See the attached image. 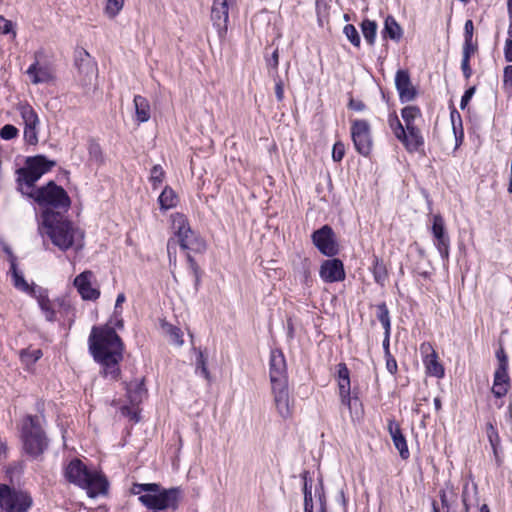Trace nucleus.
I'll list each match as a JSON object with an SVG mask.
<instances>
[{
    "label": "nucleus",
    "mask_w": 512,
    "mask_h": 512,
    "mask_svg": "<svg viewBox=\"0 0 512 512\" xmlns=\"http://www.w3.org/2000/svg\"><path fill=\"white\" fill-rule=\"evenodd\" d=\"M55 165V161L44 155L28 157L25 165L16 171L17 183L20 192L33 199L39 206L46 207V210L53 208L64 214L68 211L71 200L61 186L50 181L42 187L35 188V183Z\"/></svg>",
    "instance_id": "nucleus-1"
},
{
    "label": "nucleus",
    "mask_w": 512,
    "mask_h": 512,
    "mask_svg": "<svg viewBox=\"0 0 512 512\" xmlns=\"http://www.w3.org/2000/svg\"><path fill=\"white\" fill-rule=\"evenodd\" d=\"M88 344L91 355L101 366V374L113 381L119 380L125 346L114 327L109 324L93 326Z\"/></svg>",
    "instance_id": "nucleus-2"
},
{
    "label": "nucleus",
    "mask_w": 512,
    "mask_h": 512,
    "mask_svg": "<svg viewBox=\"0 0 512 512\" xmlns=\"http://www.w3.org/2000/svg\"><path fill=\"white\" fill-rule=\"evenodd\" d=\"M42 224L52 243L60 250L66 251L74 245L82 246L84 233L62 212L49 209L43 211Z\"/></svg>",
    "instance_id": "nucleus-3"
},
{
    "label": "nucleus",
    "mask_w": 512,
    "mask_h": 512,
    "mask_svg": "<svg viewBox=\"0 0 512 512\" xmlns=\"http://www.w3.org/2000/svg\"><path fill=\"white\" fill-rule=\"evenodd\" d=\"M133 495H139V502L152 511L178 509L181 490L178 487L163 488L158 483H134L130 489Z\"/></svg>",
    "instance_id": "nucleus-4"
},
{
    "label": "nucleus",
    "mask_w": 512,
    "mask_h": 512,
    "mask_svg": "<svg viewBox=\"0 0 512 512\" xmlns=\"http://www.w3.org/2000/svg\"><path fill=\"white\" fill-rule=\"evenodd\" d=\"M66 479L85 489L89 497L104 495L109 483L106 477L98 471H91L80 459H73L65 468Z\"/></svg>",
    "instance_id": "nucleus-5"
},
{
    "label": "nucleus",
    "mask_w": 512,
    "mask_h": 512,
    "mask_svg": "<svg viewBox=\"0 0 512 512\" xmlns=\"http://www.w3.org/2000/svg\"><path fill=\"white\" fill-rule=\"evenodd\" d=\"M21 439L24 451L37 458L48 448V438L37 416H26L22 421Z\"/></svg>",
    "instance_id": "nucleus-6"
},
{
    "label": "nucleus",
    "mask_w": 512,
    "mask_h": 512,
    "mask_svg": "<svg viewBox=\"0 0 512 512\" xmlns=\"http://www.w3.org/2000/svg\"><path fill=\"white\" fill-rule=\"evenodd\" d=\"M32 505V498L27 492L0 485V507L5 512H26Z\"/></svg>",
    "instance_id": "nucleus-7"
},
{
    "label": "nucleus",
    "mask_w": 512,
    "mask_h": 512,
    "mask_svg": "<svg viewBox=\"0 0 512 512\" xmlns=\"http://www.w3.org/2000/svg\"><path fill=\"white\" fill-rule=\"evenodd\" d=\"M351 138L356 151L363 155L369 156L373 140L371 136L370 124L366 120H354L351 124Z\"/></svg>",
    "instance_id": "nucleus-8"
},
{
    "label": "nucleus",
    "mask_w": 512,
    "mask_h": 512,
    "mask_svg": "<svg viewBox=\"0 0 512 512\" xmlns=\"http://www.w3.org/2000/svg\"><path fill=\"white\" fill-rule=\"evenodd\" d=\"M311 239L319 252L327 257H334L339 253V244L333 229L329 225H324L314 231Z\"/></svg>",
    "instance_id": "nucleus-9"
},
{
    "label": "nucleus",
    "mask_w": 512,
    "mask_h": 512,
    "mask_svg": "<svg viewBox=\"0 0 512 512\" xmlns=\"http://www.w3.org/2000/svg\"><path fill=\"white\" fill-rule=\"evenodd\" d=\"M271 390L278 415L284 420L291 418L294 403L290 396L288 383L272 384Z\"/></svg>",
    "instance_id": "nucleus-10"
},
{
    "label": "nucleus",
    "mask_w": 512,
    "mask_h": 512,
    "mask_svg": "<svg viewBox=\"0 0 512 512\" xmlns=\"http://www.w3.org/2000/svg\"><path fill=\"white\" fill-rule=\"evenodd\" d=\"M17 111L19 112L24 124V139L30 145H36L38 143V130L39 118L35 110L28 103H19L17 105Z\"/></svg>",
    "instance_id": "nucleus-11"
},
{
    "label": "nucleus",
    "mask_w": 512,
    "mask_h": 512,
    "mask_svg": "<svg viewBox=\"0 0 512 512\" xmlns=\"http://www.w3.org/2000/svg\"><path fill=\"white\" fill-rule=\"evenodd\" d=\"M179 244L183 250L199 251L204 248L202 240L198 239L195 233L189 228V232L183 233L177 237V240L170 238L167 243V252L170 262L175 261V249L176 245Z\"/></svg>",
    "instance_id": "nucleus-12"
},
{
    "label": "nucleus",
    "mask_w": 512,
    "mask_h": 512,
    "mask_svg": "<svg viewBox=\"0 0 512 512\" xmlns=\"http://www.w3.org/2000/svg\"><path fill=\"white\" fill-rule=\"evenodd\" d=\"M233 3L234 0H213L211 20L220 38H223L227 32L229 5Z\"/></svg>",
    "instance_id": "nucleus-13"
},
{
    "label": "nucleus",
    "mask_w": 512,
    "mask_h": 512,
    "mask_svg": "<svg viewBox=\"0 0 512 512\" xmlns=\"http://www.w3.org/2000/svg\"><path fill=\"white\" fill-rule=\"evenodd\" d=\"M432 234L434 237V244L440 253L443 260H448L450 239L445 229L444 220L441 215L433 216Z\"/></svg>",
    "instance_id": "nucleus-14"
},
{
    "label": "nucleus",
    "mask_w": 512,
    "mask_h": 512,
    "mask_svg": "<svg viewBox=\"0 0 512 512\" xmlns=\"http://www.w3.org/2000/svg\"><path fill=\"white\" fill-rule=\"evenodd\" d=\"M319 275L326 283L343 281L346 277L343 262L338 258L323 261L320 266Z\"/></svg>",
    "instance_id": "nucleus-15"
},
{
    "label": "nucleus",
    "mask_w": 512,
    "mask_h": 512,
    "mask_svg": "<svg viewBox=\"0 0 512 512\" xmlns=\"http://www.w3.org/2000/svg\"><path fill=\"white\" fill-rule=\"evenodd\" d=\"M270 382L271 385L288 383L285 357L278 349L272 350L270 354Z\"/></svg>",
    "instance_id": "nucleus-16"
},
{
    "label": "nucleus",
    "mask_w": 512,
    "mask_h": 512,
    "mask_svg": "<svg viewBox=\"0 0 512 512\" xmlns=\"http://www.w3.org/2000/svg\"><path fill=\"white\" fill-rule=\"evenodd\" d=\"M94 275L91 271H84L74 279V286L84 300H96L100 291L92 286Z\"/></svg>",
    "instance_id": "nucleus-17"
},
{
    "label": "nucleus",
    "mask_w": 512,
    "mask_h": 512,
    "mask_svg": "<svg viewBox=\"0 0 512 512\" xmlns=\"http://www.w3.org/2000/svg\"><path fill=\"white\" fill-rule=\"evenodd\" d=\"M421 351L425 353L423 363L426 367L427 373L436 378H442L444 376V367L438 361V355L432 348L431 344L423 343L421 345Z\"/></svg>",
    "instance_id": "nucleus-18"
},
{
    "label": "nucleus",
    "mask_w": 512,
    "mask_h": 512,
    "mask_svg": "<svg viewBox=\"0 0 512 512\" xmlns=\"http://www.w3.org/2000/svg\"><path fill=\"white\" fill-rule=\"evenodd\" d=\"M395 85L398 90L401 102H409L416 97V89L411 83L408 71H397L395 76Z\"/></svg>",
    "instance_id": "nucleus-19"
},
{
    "label": "nucleus",
    "mask_w": 512,
    "mask_h": 512,
    "mask_svg": "<svg viewBox=\"0 0 512 512\" xmlns=\"http://www.w3.org/2000/svg\"><path fill=\"white\" fill-rule=\"evenodd\" d=\"M388 431L393 440L395 448L399 451L401 458L404 460L408 459L410 453L400 425L395 420H389Z\"/></svg>",
    "instance_id": "nucleus-20"
},
{
    "label": "nucleus",
    "mask_w": 512,
    "mask_h": 512,
    "mask_svg": "<svg viewBox=\"0 0 512 512\" xmlns=\"http://www.w3.org/2000/svg\"><path fill=\"white\" fill-rule=\"evenodd\" d=\"M510 377L508 375V368H497L494 373V381L492 393L495 397L501 398L505 396L510 389Z\"/></svg>",
    "instance_id": "nucleus-21"
},
{
    "label": "nucleus",
    "mask_w": 512,
    "mask_h": 512,
    "mask_svg": "<svg viewBox=\"0 0 512 512\" xmlns=\"http://www.w3.org/2000/svg\"><path fill=\"white\" fill-rule=\"evenodd\" d=\"M399 141L410 153L418 151L424 145V139L417 126H408V128H406L405 138H401Z\"/></svg>",
    "instance_id": "nucleus-22"
},
{
    "label": "nucleus",
    "mask_w": 512,
    "mask_h": 512,
    "mask_svg": "<svg viewBox=\"0 0 512 512\" xmlns=\"http://www.w3.org/2000/svg\"><path fill=\"white\" fill-rule=\"evenodd\" d=\"M127 397L130 404L138 406L147 396V390L144 386V380H135L126 384Z\"/></svg>",
    "instance_id": "nucleus-23"
},
{
    "label": "nucleus",
    "mask_w": 512,
    "mask_h": 512,
    "mask_svg": "<svg viewBox=\"0 0 512 512\" xmlns=\"http://www.w3.org/2000/svg\"><path fill=\"white\" fill-rule=\"evenodd\" d=\"M439 497L443 512H456L455 507L458 495L452 486L447 484L445 488L441 489L439 491Z\"/></svg>",
    "instance_id": "nucleus-24"
},
{
    "label": "nucleus",
    "mask_w": 512,
    "mask_h": 512,
    "mask_svg": "<svg viewBox=\"0 0 512 512\" xmlns=\"http://www.w3.org/2000/svg\"><path fill=\"white\" fill-rule=\"evenodd\" d=\"M133 102H134V107H135V115H136L137 123L141 124V123L147 122L151 116V109H150L149 101L141 95H136L134 97Z\"/></svg>",
    "instance_id": "nucleus-25"
},
{
    "label": "nucleus",
    "mask_w": 512,
    "mask_h": 512,
    "mask_svg": "<svg viewBox=\"0 0 512 512\" xmlns=\"http://www.w3.org/2000/svg\"><path fill=\"white\" fill-rule=\"evenodd\" d=\"M338 386L341 403L351 411L353 406L359 403V400L357 397L350 396V379H338Z\"/></svg>",
    "instance_id": "nucleus-26"
},
{
    "label": "nucleus",
    "mask_w": 512,
    "mask_h": 512,
    "mask_svg": "<svg viewBox=\"0 0 512 512\" xmlns=\"http://www.w3.org/2000/svg\"><path fill=\"white\" fill-rule=\"evenodd\" d=\"M27 74L31 77V81L34 84L46 83L52 79L49 69L39 67L37 62L28 68Z\"/></svg>",
    "instance_id": "nucleus-27"
},
{
    "label": "nucleus",
    "mask_w": 512,
    "mask_h": 512,
    "mask_svg": "<svg viewBox=\"0 0 512 512\" xmlns=\"http://www.w3.org/2000/svg\"><path fill=\"white\" fill-rule=\"evenodd\" d=\"M158 202L162 210H169L177 205L178 196L170 186H166L161 192Z\"/></svg>",
    "instance_id": "nucleus-28"
},
{
    "label": "nucleus",
    "mask_w": 512,
    "mask_h": 512,
    "mask_svg": "<svg viewBox=\"0 0 512 512\" xmlns=\"http://www.w3.org/2000/svg\"><path fill=\"white\" fill-rule=\"evenodd\" d=\"M383 35L395 41H399L402 37V28L392 16L385 19Z\"/></svg>",
    "instance_id": "nucleus-29"
},
{
    "label": "nucleus",
    "mask_w": 512,
    "mask_h": 512,
    "mask_svg": "<svg viewBox=\"0 0 512 512\" xmlns=\"http://www.w3.org/2000/svg\"><path fill=\"white\" fill-rule=\"evenodd\" d=\"M372 273L375 282L383 287L387 280L388 272L384 262L376 256L373 260Z\"/></svg>",
    "instance_id": "nucleus-30"
},
{
    "label": "nucleus",
    "mask_w": 512,
    "mask_h": 512,
    "mask_svg": "<svg viewBox=\"0 0 512 512\" xmlns=\"http://www.w3.org/2000/svg\"><path fill=\"white\" fill-rule=\"evenodd\" d=\"M172 229L174 231V235L178 237L183 233L189 232V223L185 215L181 213H174L171 215Z\"/></svg>",
    "instance_id": "nucleus-31"
},
{
    "label": "nucleus",
    "mask_w": 512,
    "mask_h": 512,
    "mask_svg": "<svg viewBox=\"0 0 512 512\" xmlns=\"http://www.w3.org/2000/svg\"><path fill=\"white\" fill-rule=\"evenodd\" d=\"M377 318L381 322L383 328L385 329V342L388 343L390 336V316L389 310L385 303H381L377 305Z\"/></svg>",
    "instance_id": "nucleus-32"
},
{
    "label": "nucleus",
    "mask_w": 512,
    "mask_h": 512,
    "mask_svg": "<svg viewBox=\"0 0 512 512\" xmlns=\"http://www.w3.org/2000/svg\"><path fill=\"white\" fill-rule=\"evenodd\" d=\"M37 299H38V304H39L41 310L45 314V318L48 321H54L55 315H56V312H55L56 303L54 301H51L46 295H42V294H40Z\"/></svg>",
    "instance_id": "nucleus-33"
},
{
    "label": "nucleus",
    "mask_w": 512,
    "mask_h": 512,
    "mask_svg": "<svg viewBox=\"0 0 512 512\" xmlns=\"http://www.w3.org/2000/svg\"><path fill=\"white\" fill-rule=\"evenodd\" d=\"M361 29L366 42L373 45L376 38L377 24L374 21L365 19L361 24Z\"/></svg>",
    "instance_id": "nucleus-34"
},
{
    "label": "nucleus",
    "mask_w": 512,
    "mask_h": 512,
    "mask_svg": "<svg viewBox=\"0 0 512 512\" xmlns=\"http://www.w3.org/2000/svg\"><path fill=\"white\" fill-rule=\"evenodd\" d=\"M11 272L14 286L19 290L28 292L30 290V287L26 280L24 279L23 275L18 271L15 259L11 260Z\"/></svg>",
    "instance_id": "nucleus-35"
},
{
    "label": "nucleus",
    "mask_w": 512,
    "mask_h": 512,
    "mask_svg": "<svg viewBox=\"0 0 512 512\" xmlns=\"http://www.w3.org/2000/svg\"><path fill=\"white\" fill-rule=\"evenodd\" d=\"M265 63L268 70V74L272 76L274 73H278L279 65V49L276 47L271 54L265 52Z\"/></svg>",
    "instance_id": "nucleus-36"
},
{
    "label": "nucleus",
    "mask_w": 512,
    "mask_h": 512,
    "mask_svg": "<svg viewBox=\"0 0 512 512\" xmlns=\"http://www.w3.org/2000/svg\"><path fill=\"white\" fill-rule=\"evenodd\" d=\"M420 109L417 106H406L402 109L401 115L405 122L406 128L408 126H416L414 120L420 116Z\"/></svg>",
    "instance_id": "nucleus-37"
},
{
    "label": "nucleus",
    "mask_w": 512,
    "mask_h": 512,
    "mask_svg": "<svg viewBox=\"0 0 512 512\" xmlns=\"http://www.w3.org/2000/svg\"><path fill=\"white\" fill-rule=\"evenodd\" d=\"M89 159L97 164L104 163L103 151L100 144L94 140H91L88 145Z\"/></svg>",
    "instance_id": "nucleus-38"
},
{
    "label": "nucleus",
    "mask_w": 512,
    "mask_h": 512,
    "mask_svg": "<svg viewBox=\"0 0 512 512\" xmlns=\"http://www.w3.org/2000/svg\"><path fill=\"white\" fill-rule=\"evenodd\" d=\"M165 178V171L161 165H154L150 171L149 180L152 183V187L157 189Z\"/></svg>",
    "instance_id": "nucleus-39"
},
{
    "label": "nucleus",
    "mask_w": 512,
    "mask_h": 512,
    "mask_svg": "<svg viewBox=\"0 0 512 512\" xmlns=\"http://www.w3.org/2000/svg\"><path fill=\"white\" fill-rule=\"evenodd\" d=\"M388 122L391 130L393 131L395 137L398 140L401 138H405L406 128L403 127L396 114H391L389 116Z\"/></svg>",
    "instance_id": "nucleus-40"
},
{
    "label": "nucleus",
    "mask_w": 512,
    "mask_h": 512,
    "mask_svg": "<svg viewBox=\"0 0 512 512\" xmlns=\"http://www.w3.org/2000/svg\"><path fill=\"white\" fill-rule=\"evenodd\" d=\"M123 6H124V0H107L106 6H105V14L109 18H114L123 9Z\"/></svg>",
    "instance_id": "nucleus-41"
},
{
    "label": "nucleus",
    "mask_w": 512,
    "mask_h": 512,
    "mask_svg": "<svg viewBox=\"0 0 512 512\" xmlns=\"http://www.w3.org/2000/svg\"><path fill=\"white\" fill-rule=\"evenodd\" d=\"M343 32L346 35L347 39L354 46L359 47V45H360V36H359V33H358V31H357V29L355 28L354 25H352V24L345 25L344 29H343Z\"/></svg>",
    "instance_id": "nucleus-42"
},
{
    "label": "nucleus",
    "mask_w": 512,
    "mask_h": 512,
    "mask_svg": "<svg viewBox=\"0 0 512 512\" xmlns=\"http://www.w3.org/2000/svg\"><path fill=\"white\" fill-rule=\"evenodd\" d=\"M272 79L275 83V95L279 102L284 99V80L281 78L279 73L272 74Z\"/></svg>",
    "instance_id": "nucleus-43"
},
{
    "label": "nucleus",
    "mask_w": 512,
    "mask_h": 512,
    "mask_svg": "<svg viewBox=\"0 0 512 512\" xmlns=\"http://www.w3.org/2000/svg\"><path fill=\"white\" fill-rule=\"evenodd\" d=\"M196 369L201 370V373L205 379H210V373L207 368V359L201 350L198 351V356L196 359Z\"/></svg>",
    "instance_id": "nucleus-44"
},
{
    "label": "nucleus",
    "mask_w": 512,
    "mask_h": 512,
    "mask_svg": "<svg viewBox=\"0 0 512 512\" xmlns=\"http://www.w3.org/2000/svg\"><path fill=\"white\" fill-rule=\"evenodd\" d=\"M487 436H488L489 442L494 450V453H496L497 447L500 443V437L498 435L496 428L491 423H489L487 425Z\"/></svg>",
    "instance_id": "nucleus-45"
},
{
    "label": "nucleus",
    "mask_w": 512,
    "mask_h": 512,
    "mask_svg": "<svg viewBox=\"0 0 512 512\" xmlns=\"http://www.w3.org/2000/svg\"><path fill=\"white\" fill-rule=\"evenodd\" d=\"M17 135L18 129L11 124H6L0 129V137L4 140H11Z\"/></svg>",
    "instance_id": "nucleus-46"
},
{
    "label": "nucleus",
    "mask_w": 512,
    "mask_h": 512,
    "mask_svg": "<svg viewBox=\"0 0 512 512\" xmlns=\"http://www.w3.org/2000/svg\"><path fill=\"white\" fill-rule=\"evenodd\" d=\"M345 155V145L338 141L334 144L333 150H332V159L335 162H340Z\"/></svg>",
    "instance_id": "nucleus-47"
},
{
    "label": "nucleus",
    "mask_w": 512,
    "mask_h": 512,
    "mask_svg": "<svg viewBox=\"0 0 512 512\" xmlns=\"http://www.w3.org/2000/svg\"><path fill=\"white\" fill-rule=\"evenodd\" d=\"M496 358L498 360V368H508V357L502 346L496 351Z\"/></svg>",
    "instance_id": "nucleus-48"
},
{
    "label": "nucleus",
    "mask_w": 512,
    "mask_h": 512,
    "mask_svg": "<svg viewBox=\"0 0 512 512\" xmlns=\"http://www.w3.org/2000/svg\"><path fill=\"white\" fill-rule=\"evenodd\" d=\"M477 47L473 44L472 40H465L463 46V58L470 59L471 56L475 53Z\"/></svg>",
    "instance_id": "nucleus-49"
},
{
    "label": "nucleus",
    "mask_w": 512,
    "mask_h": 512,
    "mask_svg": "<svg viewBox=\"0 0 512 512\" xmlns=\"http://www.w3.org/2000/svg\"><path fill=\"white\" fill-rule=\"evenodd\" d=\"M474 93H475V87H470L469 89H467L465 91L464 95L461 98V102H460L461 109H464L468 105V103L471 100Z\"/></svg>",
    "instance_id": "nucleus-50"
},
{
    "label": "nucleus",
    "mask_w": 512,
    "mask_h": 512,
    "mask_svg": "<svg viewBox=\"0 0 512 512\" xmlns=\"http://www.w3.org/2000/svg\"><path fill=\"white\" fill-rule=\"evenodd\" d=\"M121 413L134 420L135 422L139 421L138 412L134 408L123 406L121 408Z\"/></svg>",
    "instance_id": "nucleus-51"
},
{
    "label": "nucleus",
    "mask_w": 512,
    "mask_h": 512,
    "mask_svg": "<svg viewBox=\"0 0 512 512\" xmlns=\"http://www.w3.org/2000/svg\"><path fill=\"white\" fill-rule=\"evenodd\" d=\"M121 413L134 420L135 422L139 421L138 412L134 408L123 406L121 408Z\"/></svg>",
    "instance_id": "nucleus-52"
},
{
    "label": "nucleus",
    "mask_w": 512,
    "mask_h": 512,
    "mask_svg": "<svg viewBox=\"0 0 512 512\" xmlns=\"http://www.w3.org/2000/svg\"><path fill=\"white\" fill-rule=\"evenodd\" d=\"M169 334L174 342L181 345L183 343L182 332L177 327H170Z\"/></svg>",
    "instance_id": "nucleus-53"
},
{
    "label": "nucleus",
    "mask_w": 512,
    "mask_h": 512,
    "mask_svg": "<svg viewBox=\"0 0 512 512\" xmlns=\"http://www.w3.org/2000/svg\"><path fill=\"white\" fill-rule=\"evenodd\" d=\"M304 511L305 512H313L312 491H308L304 495Z\"/></svg>",
    "instance_id": "nucleus-54"
},
{
    "label": "nucleus",
    "mask_w": 512,
    "mask_h": 512,
    "mask_svg": "<svg viewBox=\"0 0 512 512\" xmlns=\"http://www.w3.org/2000/svg\"><path fill=\"white\" fill-rule=\"evenodd\" d=\"M12 30V22L0 16V32L8 34Z\"/></svg>",
    "instance_id": "nucleus-55"
},
{
    "label": "nucleus",
    "mask_w": 512,
    "mask_h": 512,
    "mask_svg": "<svg viewBox=\"0 0 512 512\" xmlns=\"http://www.w3.org/2000/svg\"><path fill=\"white\" fill-rule=\"evenodd\" d=\"M504 56L507 62H512V38L505 41Z\"/></svg>",
    "instance_id": "nucleus-56"
},
{
    "label": "nucleus",
    "mask_w": 512,
    "mask_h": 512,
    "mask_svg": "<svg viewBox=\"0 0 512 512\" xmlns=\"http://www.w3.org/2000/svg\"><path fill=\"white\" fill-rule=\"evenodd\" d=\"M464 35H465V40H472L473 38V32H474V26H473V22L472 20H467L465 22V26H464Z\"/></svg>",
    "instance_id": "nucleus-57"
},
{
    "label": "nucleus",
    "mask_w": 512,
    "mask_h": 512,
    "mask_svg": "<svg viewBox=\"0 0 512 512\" xmlns=\"http://www.w3.org/2000/svg\"><path fill=\"white\" fill-rule=\"evenodd\" d=\"M348 106L350 109L355 110V111H363L366 108V105L364 104V102H362L361 100H355V99H350Z\"/></svg>",
    "instance_id": "nucleus-58"
},
{
    "label": "nucleus",
    "mask_w": 512,
    "mask_h": 512,
    "mask_svg": "<svg viewBox=\"0 0 512 512\" xmlns=\"http://www.w3.org/2000/svg\"><path fill=\"white\" fill-rule=\"evenodd\" d=\"M461 69L466 79H469L472 75V69L470 67V59H462Z\"/></svg>",
    "instance_id": "nucleus-59"
},
{
    "label": "nucleus",
    "mask_w": 512,
    "mask_h": 512,
    "mask_svg": "<svg viewBox=\"0 0 512 512\" xmlns=\"http://www.w3.org/2000/svg\"><path fill=\"white\" fill-rule=\"evenodd\" d=\"M462 502H463L465 511L469 512V509H470L472 504H471L470 499H469V490H468V486L467 485L464 487V490H463V493H462Z\"/></svg>",
    "instance_id": "nucleus-60"
},
{
    "label": "nucleus",
    "mask_w": 512,
    "mask_h": 512,
    "mask_svg": "<svg viewBox=\"0 0 512 512\" xmlns=\"http://www.w3.org/2000/svg\"><path fill=\"white\" fill-rule=\"evenodd\" d=\"M504 83L512 88V66H506L504 68Z\"/></svg>",
    "instance_id": "nucleus-61"
},
{
    "label": "nucleus",
    "mask_w": 512,
    "mask_h": 512,
    "mask_svg": "<svg viewBox=\"0 0 512 512\" xmlns=\"http://www.w3.org/2000/svg\"><path fill=\"white\" fill-rule=\"evenodd\" d=\"M338 379H350L349 370L344 363L338 365Z\"/></svg>",
    "instance_id": "nucleus-62"
},
{
    "label": "nucleus",
    "mask_w": 512,
    "mask_h": 512,
    "mask_svg": "<svg viewBox=\"0 0 512 512\" xmlns=\"http://www.w3.org/2000/svg\"><path fill=\"white\" fill-rule=\"evenodd\" d=\"M86 70V72L88 73L89 71H93L94 69V64L88 60L86 63H84V59H81V64H79V70L80 71H83V70Z\"/></svg>",
    "instance_id": "nucleus-63"
},
{
    "label": "nucleus",
    "mask_w": 512,
    "mask_h": 512,
    "mask_svg": "<svg viewBox=\"0 0 512 512\" xmlns=\"http://www.w3.org/2000/svg\"><path fill=\"white\" fill-rule=\"evenodd\" d=\"M125 295L124 293H120L118 294L117 296V299H116V303H115V311H114V316H117L118 315V309L120 308V306L122 305V303L125 302Z\"/></svg>",
    "instance_id": "nucleus-64"
}]
</instances>
